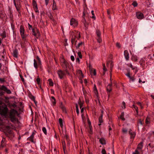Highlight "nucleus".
I'll list each match as a JSON object with an SVG mask.
<instances>
[{
  "instance_id": "2f4dec72",
  "label": "nucleus",
  "mask_w": 154,
  "mask_h": 154,
  "mask_svg": "<svg viewBox=\"0 0 154 154\" xmlns=\"http://www.w3.org/2000/svg\"><path fill=\"white\" fill-rule=\"evenodd\" d=\"M78 103L80 106V107L81 109V108L83 106V102H81V100H80V99H79V100Z\"/></svg>"
},
{
  "instance_id": "c9c22d12",
  "label": "nucleus",
  "mask_w": 154,
  "mask_h": 154,
  "mask_svg": "<svg viewBox=\"0 0 154 154\" xmlns=\"http://www.w3.org/2000/svg\"><path fill=\"white\" fill-rule=\"evenodd\" d=\"M102 116L103 115L102 114H101V116L99 118V122L100 123H102L103 122L102 120Z\"/></svg>"
},
{
  "instance_id": "473e14b6",
  "label": "nucleus",
  "mask_w": 154,
  "mask_h": 154,
  "mask_svg": "<svg viewBox=\"0 0 154 154\" xmlns=\"http://www.w3.org/2000/svg\"><path fill=\"white\" fill-rule=\"evenodd\" d=\"M133 106L134 108V109H135L136 112L137 113V115H138V107L134 104H133Z\"/></svg>"
},
{
  "instance_id": "f8f14e48",
  "label": "nucleus",
  "mask_w": 154,
  "mask_h": 154,
  "mask_svg": "<svg viewBox=\"0 0 154 154\" xmlns=\"http://www.w3.org/2000/svg\"><path fill=\"white\" fill-rule=\"evenodd\" d=\"M63 63L62 64V66L63 68L64 69H66L67 66L68 64V63L67 61L64 59H63L62 60Z\"/></svg>"
},
{
  "instance_id": "3c124183",
  "label": "nucleus",
  "mask_w": 154,
  "mask_h": 154,
  "mask_svg": "<svg viewBox=\"0 0 154 154\" xmlns=\"http://www.w3.org/2000/svg\"><path fill=\"white\" fill-rule=\"evenodd\" d=\"M101 152L102 154H106V151L105 149H103Z\"/></svg>"
},
{
  "instance_id": "72a5a7b5",
  "label": "nucleus",
  "mask_w": 154,
  "mask_h": 154,
  "mask_svg": "<svg viewBox=\"0 0 154 154\" xmlns=\"http://www.w3.org/2000/svg\"><path fill=\"white\" fill-rule=\"evenodd\" d=\"M34 67L36 68L37 69L38 68V65L36 62V61L34 59Z\"/></svg>"
},
{
  "instance_id": "ddd939ff",
  "label": "nucleus",
  "mask_w": 154,
  "mask_h": 154,
  "mask_svg": "<svg viewBox=\"0 0 154 154\" xmlns=\"http://www.w3.org/2000/svg\"><path fill=\"white\" fill-rule=\"evenodd\" d=\"M124 54L126 60H128L129 59V54L128 51L127 50L125 51Z\"/></svg>"
},
{
  "instance_id": "cd10ccee",
  "label": "nucleus",
  "mask_w": 154,
  "mask_h": 154,
  "mask_svg": "<svg viewBox=\"0 0 154 154\" xmlns=\"http://www.w3.org/2000/svg\"><path fill=\"white\" fill-rule=\"evenodd\" d=\"M10 119H11V122H14V121H16V119L15 117L12 116V117H9Z\"/></svg>"
},
{
  "instance_id": "37998d69",
  "label": "nucleus",
  "mask_w": 154,
  "mask_h": 154,
  "mask_svg": "<svg viewBox=\"0 0 154 154\" xmlns=\"http://www.w3.org/2000/svg\"><path fill=\"white\" fill-rule=\"evenodd\" d=\"M132 5H133L134 7H136L137 6V3L136 1H134L132 4Z\"/></svg>"
},
{
  "instance_id": "dca6fc26",
  "label": "nucleus",
  "mask_w": 154,
  "mask_h": 154,
  "mask_svg": "<svg viewBox=\"0 0 154 154\" xmlns=\"http://www.w3.org/2000/svg\"><path fill=\"white\" fill-rule=\"evenodd\" d=\"M110 62V80H111L112 75V69L113 66V64L112 62V61H111Z\"/></svg>"
},
{
  "instance_id": "052dcab7",
  "label": "nucleus",
  "mask_w": 154,
  "mask_h": 154,
  "mask_svg": "<svg viewBox=\"0 0 154 154\" xmlns=\"http://www.w3.org/2000/svg\"><path fill=\"white\" fill-rule=\"evenodd\" d=\"M45 5L46 6H47L49 2V0H45Z\"/></svg>"
},
{
  "instance_id": "6e6d98bb",
  "label": "nucleus",
  "mask_w": 154,
  "mask_h": 154,
  "mask_svg": "<svg viewBox=\"0 0 154 154\" xmlns=\"http://www.w3.org/2000/svg\"><path fill=\"white\" fill-rule=\"evenodd\" d=\"M129 78L130 79V80L133 81L134 80V79L133 77H131L130 76V77H129Z\"/></svg>"
},
{
  "instance_id": "e433bc0d",
  "label": "nucleus",
  "mask_w": 154,
  "mask_h": 154,
  "mask_svg": "<svg viewBox=\"0 0 154 154\" xmlns=\"http://www.w3.org/2000/svg\"><path fill=\"white\" fill-rule=\"evenodd\" d=\"M51 98L53 100H54V102H53V105H55L56 104V100L55 98L53 96H52Z\"/></svg>"
},
{
  "instance_id": "c85d7f7f",
  "label": "nucleus",
  "mask_w": 154,
  "mask_h": 154,
  "mask_svg": "<svg viewBox=\"0 0 154 154\" xmlns=\"http://www.w3.org/2000/svg\"><path fill=\"white\" fill-rule=\"evenodd\" d=\"M124 112H122L121 113V115L120 117V119H122L123 121H124L125 120V119L124 118Z\"/></svg>"
},
{
  "instance_id": "a211bd4d",
  "label": "nucleus",
  "mask_w": 154,
  "mask_h": 154,
  "mask_svg": "<svg viewBox=\"0 0 154 154\" xmlns=\"http://www.w3.org/2000/svg\"><path fill=\"white\" fill-rule=\"evenodd\" d=\"M50 16H49V18L52 20V23L56 25L57 24V23L56 21L54 20L51 14H50Z\"/></svg>"
},
{
  "instance_id": "864d4df0",
  "label": "nucleus",
  "mask_w": 154,
  "mask_h": 154,
  "mask_svg": "<svg viewBox=\"0 0 154 154\" xmlns=\"http://www.w3.org/2000/svg\"><path fill=\"white\" fill-rule=\"evenodd\" d=\"M132 60H133V61H137V57H134L132 58Z\"/></svg>"
},
{
  "instance_id": "1a4fd4ad",
  "label": "nucleus",
  "mask_w": 154,
  "mask_h": 154,
  "mask_svg": "<svg viewBox=\"0 0 154 154\" xmlns=\"http://www.w3.org/2000/svg\"><path fill=\"white\" fill-rule=\"evenodd\" d=\"M17 113V112L16 110L13 109L11 110L10 112L9 117H15V115Z\"/></svg>"
},
{
  "instance_id": "9b49d317",
  "label": "nucleus",
  "mask_w": 154,
  "mask_h": 154,
  "mask_svg": "<svg viewBox=\"0 0 154 154\" xmlns=\"http://www.w3.org/2000/svg\"><path fill=\"white\" fill-rule=\"evenodd\" d=\"M35 134L34 132H32V135L27 138V140H29L32 143H35V142H34L33 140Z\"/></svg>"
},
{
  "instance_id": "603ef678",
  "label": "nucleus",
  "mask_w": 154,
  "mask_h": 154,
  "mask_svg": "<svg viewBox=\"0 0 154 154\" xmlns=\"http://www.w3.org/2000/svg\"><path fill=\"white\" fill-rule=\"evenodd\" d=\"M116 46L118 47L119 48H120L121 47V45L118 42H117L116 43Z\"/></svg>"
},
{
  "instance_id": "6ab92c4d",
  "label": "nucleus",
  "mask_w": 154,
  "mask_h": 154,
  "mask_svg": "<svg viewBox=\"0 0 154 154\" xmlns=\"http://www.w3.org/2000/svg\"><path fill=\"white\" fill-rule=\"evenodd\" d=\"M143 142H140L138 145L137 146V149H141L143 147Z\"/></svg>"
},
{
  "instance_id": "69168bd1",
  "label": "nucleus",
  "mask_w": 154,
  "mask_h": 154,
  "mask_svg": "<svg viewBox=\"0 0 154 154\" xmlns=\"http://www.w3.org/2000/svg\"><path fill=\"white\" fill-rule=\"evenodd\" d=\"M129 66L131 68H132V69H133V70H134V69H135V67H134L132 66V65L131 64L130 65V66Z\"/></svg>"
},
{
  "instance_id": "7ed1b4c3",
  "label": "nucleus",
  "mask_w": 154,
  "mask_h": 154,
  "mask_svg": "<svg viewBox=\"0 0 154 154\" xmlns=\"http://www.w3.org/2000/svg\"><path fill=\"white\" fill-rule=\"evenodd\" d=\"M8 110V109L7 107L1 108L0 109V114L2 115L5 116L7 114Z\"/></svg>"
},
{
  "instance_id": "680f3d73",
  "label": "nucleus",
  "mask_w": 154,
  "mask_h": 154,
  "mask_svg": "<svg viewBox=\"0 0 154 154\" xmlns=\"http://www.w3.org/2000/svg\"><path fill=\"white\" fill-rule=\"evenodd\" d=\"M88 123L89 125V127H90V126L91 125V122L90 121L89 118L88 119Z\"/></svg>"
},
{
  "instance_id": "b1692460",
  "label": "nucleus",
  "mask_w": 154,
  "mask_h": 154,
  "mask_svg": "<svg viewBox=\"0 0 154 154\" xmlns=\"http://www.w3.org/2000/svg\"><path fill=\"white\" fill-rule=\"evenodd\" d=\"M62 145H63V151L65 153V150L66 149V143L65 141H63L62 142Z\"/></svg>"
},
{
  "instance_id": "ea45409f",
  "label": "nucleus",
  "mask_w": 154,
  "mask_h": 154,
  "mask_svg": "<svg viewBox=\"0 0 154 154\" xmlns=\"http://www.w3.org/2000/svg\"><path fill=\"white\" fill-rule=\"evenodd\" d=\"M83 43H83L82 42L79 43L78 45L76 46V48H79L82 45Z\"/></svg>"
},
{
  "instance_id": "9d476101",
  "label": "nucleus",
  "mask_w": 154,
  "mask_h": 154,
  "mask_svg": "<svg viewBox=\"0 0 154 154\" xmlns=\"http://www.w3.org/2000/svg\"><path fill=\"white\" fill-rule=\"evenodd\" d=\"M57 73L60 79H62L65 75L64 73L61 70H58Z\"/></svg>"
},
{
  "instance_id": "a19ab883",
  "label": "nucleus",
  "mask_w": 154,
  "mask_h": 154,
  "mask_svg": "<svg viewBox=\"0 0 154 154\" xmlns=\"http://www.w3.org/2000/svg\"><path fill=\"white\" fill-rule=\"evenodd\" d=\"M36 81H37V83L38 85H40L41 84V83L40 82V79L38 76V77Z\"/></svg>"
},
{
  "instance_id": "7c9ffc66",
  "label": "nucleus",
  "mask_w": 154,
  "mask_h": 154,
  "mask_svg": "<svg viewBox=\"0 0 154 154\" xmlns=\"http://www.w3.org/2000/svg\"><path fill=\"white\" fill-rule=\"evenodd\" d=\"M48 81L49 82V85L50 86H53L54 84L52 79H49L48 80Z\"/></svg>"
},
{
  "instance_id": "2eb2a0df",
  "label": "nucleus",
  "mask_w": 154,
  "mask_h": 154,
  "mask_svg": "<svg viewBox=\"0 0 154 154\" xmlns=\"http://www.w3.org/2000/svg\"><path fill=\"white\" fill-rule=\"evenodd\" d=\"M77 74H78L79 76L81 78H83L84 77V75H83L82 70H79L77 71Z\"/></svg>"
},
{
  "instance_id": "20e7f679",
  "label": "nucleus",
  "mask_w": 154,
  "mask_h": 154,
  "mask_svg": "<svg viewBox=\"0 0 154 154\" xmlns=\"http://www.w3.org/2000/svg\"><path fill=\"white\" fill-rule=\"evenodd\" d=\"M20 31L22 38L23 39L26 38V36L24 35V28L23 26L22 25H21L20 26Z\"/></svg>"
},
{
  "instance_id": "e2e57ef3",
  "label": "nucleus",
  "mask_w": 154,
  "mask_h": 154,
  "mask_svg": "<svg viewBox=\"0 0 154 154\" xmlns=\"http://www.w3.org/2000/svg\"><path fill=\"white\" fill-rule=\"evenodd\" d=\"M142 82L143 83H145V81H142L141 80V79L140 78V79H139V83H140L141 82Z\"/></svg>"
},
{
  "instance_id": "338daca9",
  "label": "nucleus",
  "mask_w": 154,
  "mask_h": 154,
  "mask_svg": "<svg viewBox=\"0 0 154 154\" xmlns=\"http://www.w3.org/2000/svg\"><path fill=\"white\" fill-rule=\"evenodd\" d=\"M133 154H139V152L136 149L135 150V152L133 153Z\"/></svg>"
},
{
  "instance_id": "5fc2aeb1",
  "label": "nucleus",
  "mask_w": 154,
  "mask_h": 154,
  "mask_svg": "<svg viewBox=\"0 0 154 154\" xmlns=\"http://www.w3.org/2000/svg\"><path fill=\"white\" fill-rule=\"evenodd\" d=\"M126 75L127 76L128 78L130 77L131 76L130 75V72L129 71H128V73L126 74Z\"/></svg>"
},
{
  "instance_id": "09e8293b",
  "label": "nucleus",
  "mask_w": 154,
  "mask_h": 154,
  "mask_svg": "<svg viewBox=\"0 0 154 154\" xmlns=\"http://www.w3.org/2000/svg\"><path fill=\"white\" fill-rule=\"evenodd\" d=\"M5 146V144H4V143L3 140H2L1 142V147H2L3 148Z\"/></svg>"
},
{
  "instance_id": "4be33fe9",
  "label": "nucleus",
  "mask_w": 154,
  "mask_h": 154,
  "mask_svg": "<svg viewBox=\"0 0 154 154\" xmlns=\"http://www.w3.org/2000/svg\"><path fill=\"white\" fill-rule=\"evenodd\" d=\"M57 9L56 5V3L55 2L54 0H53V7H52V10H57Z\"/></svg>"
},
{
  "instance_id": "774afa93",
  "label": "nucleus",
  "mask_w": 154,
  "mask_h": 154,
  "mask_svg": "<svg viewBox=\"0 0 154 154\" xmlns=\"http://www.w3.org/2000/svg\"><path fill=\"white\" fill-rule=\"evenodd\" d=\"M5 81L4 79L0 78V82H3Z\"/></svg>"
},
{
  "instance_id": "79ce46f5",
  "label": "nucleus",
  "mask_w": 154,
  "mask_h": 154,
  "mask_svg": "<svg viewBox=\"0 0 154 154\" xmlns=\"http://www.w3.org/2000/svg\"><path fill=\"white\" fill-rule=\"evenodd\" d=\"M111 13V11L109 9H108L107 11V14H108V15L109 16V17L110 19H111V17L110 15V14Z\"/></svg>"
},
{
  "instance_id": "c03bdc74",
  "label": "nucleus",
  "mask_w": 154,
  "mask_h": 154,
  "mask_svg": "<svg viewBox=\"0 0 154 154\" xmlns=\"http://www.w3.org/2000/svg\"><path fill=\"white\" fill-rule=\"evenodd\" d=\"M42 130L43 132L46 135L47 133V131H46V128L45 127H44L42 128Z\"/></svg>"
},
{
  "instance_id": "bf43d9fd",
  "label": "nucleus",
  "mask_w": 154,
  "mask_h": 154,
  "mask_svg": "<svg viewBox=\"0 0 154 154\" xmlns=\"http://www.w3.org/2000/svg\"><path fill=\"white\" fill-rule=\"evenodd\" d=\"M71 59L72 61H74L75 60V58L73 56H71Z\"/></svg>"
},
{
  "instance_id": "f704fd0d",
  "label": "nucleus",
  "mask_w": 154,
  "mask_h": 154,
  "mask_svg": "<svg viewBox=\"0 0 154 154\" xmlns=\"http://www.w3.org/2000/svg\"><path fill=\"white\" fill-rule=\"evenodd\" d=\"M32 4H33V8H35V7L36 8H37V3H36V2H35V0H33Z\"/></svg>"
},
{
  "instance_id": "39448f33",
  "label": "nucleus",
  "mask_w": 154,
  "mask_h": 154,
  "mask_svg": "<svg viewBox=\"0 0 154 154\" xmlns=\"http://www.w3.org/2000/svg\"><path fill=\"white\" fill-rule=\"evenodd\" d=\"M0 90L6 91L8 94H10L11 93V91L9 89H8L4 85L0 86Z\"/></svg>"
},
{
  "instance_id": "4c0bfd02",
  "label": "nucleus",
  "mask_w": 154,
  "mask_h": 154,
  "mask_svg": "<svg viewBox=\"0 0 154 154\" xmlns=\"http://www.w3.org/2000/svg\"><path fill=\"white\" fill-rule=\"evenodd\" d=\"M143 121L140 119H139L137 122L138 124H140L141 125H142L143 124L142 122Z\"/></svg>"
},
{
  "instance_id": "f257e3e1",
  "label": "nucleus",
  "mask_w": 154,
  "mask_h": 154,
  "mask_svg": "<svg viewBox=\"0 0 154 154\" xmlns=\"http://www.w3.org/2000/svg\"><path fill=\"white\" fill-rule=\"evenodd\" d=\"M88 15V14L85 13V12L84 11L83 12V15L82 16L83 19L82 20V22L84 23V25L86 28V29H87L88 27V23L86 22V20L85 17H87Z\"/></svg>"
},
{
  "instance_id": "f03ea898",
  "label": "nucleus",
  "mask_w": 154,
  "mask_h": 154,
  "mask_svg": "<svg viewBox=\"0 0 154 154\" xmlns=\"http://www.w3.org/2000/svg\"><path fill=\"white\" fill-rule=\"evenodd\" d=\"M96 34L97 36V42L99 43L101 42L102 40L101 36V33L99 30H96Z\"/></svg>"
},
{
  "instance_id": "393cba45",
  "label": "nucleus",
  "mask_w": 154,
  "mask_h": 154,
  "mask_svg": "<svg viewBox=\"0 0 154 154\" xmlns=\"http://www.w3.org/2000/svg\"><path fill=\"white\" fill-rule=\"evenodd\" d=\"M61 105L60 106V107L61 108V109H62V111H63V112H65V113H66V109L65 108V107L62 105V103H61Z\"/></svg>"
},
{
  "instance_id": "13d9d810",
  "label": "nucleus",
  "mask_w": 154,
  "mask_h": 154,
  "mask_svg": "<svg viewBox=\"0 0 154 154\" xmlns=\"http://www.w3.org/2000/svg\"><path fill=\"white\" fill-rule=\"evenodd\" d=\"M65 69V71L66 72V74H67L68 75H69V73L67 69V68H66V69Z\"/></svg>"
},
{
  "instance_id": "de8ad7c7",
  "label": "nucleus",
  "mask_w": 154,
  "mask_h": 154,
  "mask_svg": "<svg viewBox=\"0 0 154 154\" xmlns=\"http://www.w3.org/2000/svg\"><path fill=\"white\" fill-rule=\"evenodd\" d=\"M91 12L92 14L93 15V16H92V17H91L92 18H94L95 20V17L94 15V11H92Z\"/></svg>"
},
{
  "instance_id": "4d7b16f0",
  "label": "nucleus",
  "mask_w": 154,
  "mask_h": 154,
  "mask_svg": "<svg viewBox=\"0 0 154 154\" xmlns=\"http://www.w3.org/2000/svg\"><path fill=\"white\" fill-rule=\"evenodd\" d=\"M20 77L22 81L24 82V80L22 76L21 75H20Z\"/></svg>"
},
{
  "instance_id": "5701e85b",
  "label": "nucleus",
  "mask_w": 154,
  "mask_h": 154,
  "mask_svg": "<svg viewBox=\"0 0 154 154\" xmlns=\"http://www.w3.org/2000/svg\"><path fill=\"white\" fill-rule=\"evenodd\" d=\"M94 93L96 94V96H97L98 94V91L97 89V87H96V86L95 85H94Z\"/></svg>"
},
{
  "instance_id": "8fccbe9b",
  "label": "nucleus",
  "mask_w": 154,
  "mask_h": 154,
  "mask_svg": "<svg viewBox=\"0 0 154 154\" xmlns=\"http://www.w3.org/2000/svg\"><path fill=\"white\" fill-rule=\"evenodd\" d=\"M15 6L17 11H19L20 10V7L19 6H17L16 4V5H15Z\"/></svg>"
},
{
  "instance_id": "0eeeda50",
  "label": "nucleus",
  "mask_w": 154,
  "mask_h": 154,
  "mask_svg": "<svg viewBox=\"0 0 154 154\" xmlns=\"http://www.w3.org/2000/svg\"><path fill=\"white\" fill-rule=\"evenodd\" d=\"M136 16L137 18L139 19H142L144 18V15L140 11L136 13Z\"/></svg>"
},
{
  "instance_id": "4468645a",
  "label": "nucleus",
  "mask_w": 154,
  "mask_h": 154,
  "mask_svg": "<svg viewBox=\"0 0 154 154\" xmlns=\"http://www.w3.org/2000/svg\"><path fill=\"white\" fill-rule=\"evenodd\" d=\"M129 133L131 136V138H134L135 137V133L134 132L132 131V130L130 129L129 131Z\"/></svg>"
},
{
  "instance_id": "423d86ee",
  "label": "nucleus",
  "mask_w": 154,
  "mask_h": 154,
  "mask_svg": "<svg viewBox=\"0 0 154 154\" xmlns=\"http://www.w3.org/2000/svg\"><path fill=\"white\" fill-rule=\"evenodd\" d=\"M32 34L37 38H38V37L39 36V32L38 30L36 29H32Z\"/></svg>"
},
{
  "instance_id": "412c9836",
  "label": "nucleus",
  "mask_w": 154,
  "mask_h": 154,
  "mask_svg": "<svg viewBox=\"0 0 154 154\" xmlns=\"http://www.w3.org/2000/svg\"><path fill=\"white\" fill-rule=\"evenodd\" d=\"M99 142L100 143L103 145L106 144V140L103 138H101L99 140Z\"/></svg>"
},
{
  "instance_id": "a18cd8bd",
  "label": "nucleus",
  "mask_w": 154,
  "mask_h": 154,
  "mask_svg": "<svg viewBox=\"0 0 154 154\" xmlns=\"http://www.w3.org/2000/svg\"><path fill=\"white\" fill-rule=\"evenodd\" d=\"M122 131V132L124 133H126L128 132V130L125 128H123Z\"/></svg>"
},
{
  "instance_id": "aec40b11",
  "label": "nucleus",
  "mask_w": 154,
  "mask_h": 154,
  "mask_svg": "<svg viewBox=\"0 0 154 154\" xmlns=\"http://www.w3.org/2000/svg\"><path fill=\"white\" fill-rule=\"evenodd\" d=\"M13 55V56L15 57H17L18 52L17 49H15L14 50Z\"/></svg>"
},
{
  "instance_id": "a878e982",
  "label": "nucleus",
  "mask_w": 154,
  "mask_h": 154,
  "mask_svg": "<svg viewBox=\"0 0 154 154\" xmlns=\"http://www.w3.org/2000/svg\"><path fill=\"white\" fill-rule=\"evenodd\" d=\"M76 38V36L74 35V36H72L71 39V43L72 45H73L74 42H75V38Z\"/></svg>"
},
{
  "instance_id": "49530a36",
  "label": "nucleus",
  "mask_w": 154,
  "mask_h": 154,
  "mask_svg": "<svg viewBox=\"0 0 154 154\" xmlns=\"http://www.w3.org/2000/svg\"><path fill=\"white\" fill-rule=\"evenodd\" d=\"M78 55L79 57L80 58H82V56L81 52H79L78 53Z\"/></svg>"
},
{
  "instance_id": "6e6552de",
  "label": "nucleus",
  "mask_w": 154,
  "mask_h": 154,
  "mask_svg": "<svg viewBox=\"0 0 154 154\" xmlns=\"http://www.w3.org/2000/svg\"><path fill=\"white\" fill-rule=\"evenodd\" d=\"M70 25L74 26H77L78 22L75 19L72 18L70 20Z\"/></svg>"
},
{
  "instance_id": "0e129e2a",
  "label": "nucleus",
  "mask_w": 154,
  "mask_h": 154,
  "mask_svg": "<svg viewBox=\"0 0 154 154\" xmlns=\"http://www.w3.org/2000/svg\"><path fill=\"white\" fill-rule=\"evenodd\" d=\"M28 28L30 30L32 28V26L29 23H28Z\"/></svg>"
},
{
  "instance_id": "f3484780",
  "label": "nucleus",
  "mask_w": 154,
  "mask_h": 154,
  "mask_svg": "<svg viewBox=\"0 0 154 154\" xmlns=\"http://www.w3.org/2000/svg\"><path fill=\"white\" fill-rule=\"evenodd\" d=\"M112 84L111 83V84L108 85L106 88V90L107 91L109 92H110L112 90Z\"/></svg>"
},
{
  "instance_id": "bb28decb",
  "label": "nucleus",
  "mask_w": 154,
  "mask_h": 154,
  "mask_svg": "<svg viewBox=\"0 0 154 154\" xmlns=\"http://www.w3.org/2000/svg\"><path fill=\"white\" fill-rule=\"evenodd\" d=\"M59 121L60 127L62 128L63 125V120L61 118H60L59 119Z\"/></svg>"
},
{
  "instance_id": "58836bf2",
  "label": "nucleus",
  "mask_w": 154,
  "mask_h": 154,
  "mask_svg": "<svg viewBox=\"0 0 154 154\" xmlns=\"http://www.w3.org/2000/svg\"><path fill=\"white\" fill-rule=\"evenodd\" d=\"M75 105H76L75 107H76V112L77 113L78 115L79 114V108H78V106L77 104H76Z\"/></svg>"
},
{
  "instance_id": "c756f323",
  "label": "nucleus",
  "mask_w": 154,
  "mask_h": 154,
  "mask_svg": "<svg viewBox=\"0 0 154 154\" xmlns=\"http://www.w3.org/2000/svg\"><path fill=\"white\" fill-rule=\"evenodd\" d=\"M96 74V70L95 69H94L93 70H91V75H95Z\"/></svg>"
}]
</instances>
